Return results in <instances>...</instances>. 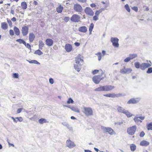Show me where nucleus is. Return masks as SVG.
Listing matches in <instances>:
<instances>
[{
	"label": "nucleus",
	"instance_id": "20e7f679",
	"mask_svg": "<svg viewBox=\"0 0 152 152\" xmlns=\"http://www.w3.org/2000/svg\"><path fill=\"white\" fill-rule=\"evenodd\" d=\"M137 130V126L134 125L128 127L127 129V132L130 135H133L135 133Z\"/></svg>",
	"mask_w": 152,
	"mask_h": 152
},
{
	"label": "nucleus",
	"instance_id": "473e14b6",
	"mask_svg": "<svg viewBox=\"0 0 152 152\" xmlns=\"http://www.w3.org/2000/svg\"><path fill=\"white\" fill-rule=\"evenodd\" d=\"M16 41L18 42L20 44H23L24 45H26V42L22 39H17L16 40Z\"/></svg>",
	"mask_w": 152,
	"mask_h": 152
},
{
	"label": "nucleus",
	"instance_id": "680f3d73",
	"mask_svg": "<svg viewBox=\"0 0 152 152\" xmlns=\"http://www.w3.org/2000/svg\"><path fill=\"white\" fill-rule=\"evenodd\" d=\"M79 2L82 3H84L87 0H77Z\"/></svg>",
	"mask_w": 152,
	"mask_h": 152
},
{
	"label": "nucleus",
	"instance_id": "f257e3e1",
	"mask_svg": "<svg viewBox=\"0 0 152 152\" xmlns=\"http://www.w3.org/2000/svg\"><path fill=\"white\" fill-rule=\"evenodd\" d=\"M75 64H74V67L77 72L81 69V66L83 64L84 61L81 57V56L78 55L75 58Z\"/></svg>",
	"mask_w": 152,
	"mask_h": 152
},
{
	"label": "nucleus",
	"instance_id": "393cba45",
	"mask_svg": "<svg viewBox=\"0 0 152 152\" xmlns=\"http://www.w3.org/2000/svg\"><path fill=\"white\" fill-rule=\"evenodd\" d=\"M1 28L3 30H6L8 28L7 24L6 22H2L1 24Z\"/></svg>",
	"mask_w": 152,
	"mask_h": 152
},
{
	"label": "nucleus",
	"instance_id": "37998d69",
	"mask_svg": "<svg viewBox=\"0 0 152 152\" xmlns=\"http://www.w3.org/2000/svg\"><path fill=\"white\" fill-rule=\"evenodd\" d=\"M129 56L131 59L136 58L137 56V55L136 54H130Z\"/></svg>",
	"mask_w": 152,
	"mask_h": 152
},
{
	"label": "nucleus",
	"instance_id": "a19ab883",
	"mask_svg": "<svg viewBox=\"0 0 152 152\" xmlns=\"http://www.w3.org/2000/svg\"><path fill=\"white\" fill-rule=\"evenodd\" d=\"M134 65L136 68L137 69L139 68H140L141 65L140 64L139 62H136L135 63Z\"/></svg>",
	"mask_w": 152,
	"mask_h": 152
},
{
	"label": "nucleus",
	"instance_id": "7c9ffc66",
	"mask_svg": "<svg viewBox=\"0 0 152 152\" xmlns=\"http://www.w3.org/2000/svg\"><path fill=\"white\" fill-rule=\"evenodd\" d=\"M39 47L41 50H42V48L44 46V44L42 41L40 40L39 42Z\"/></svg>",
	"mask_w": 152,
	"mask_h": 152
},
{
	"label": "nucleus",
	"instance_id": "5fc2aeb1",
	"mask_svg": "<svg viewBox=\"0 0 152 152\" xmlns=\"http://www.w3.org/2000/svg\"><path fill=\"white\" fill-rule=\"evenodd\" d=\"M16 118L20 122H21L23 120V118L21 117Z\"/></svg>",
	"mask_w": 152,
	"mask_h": 152
},
{
	"label": "nucleus",
	"instance_id": "2eb2a0df",
	"mask_svg": "<svg viewBox=\"0 0 152 152\" xmlns=\"http://www.w3.org/2000/svg\"><path fill=\"white\" fill-rule=\"evenodd\" d=\"M139 101L138 98H133L130 99L127 102L128 104H134L137 103Z\"/></svg>",
	"mask_w": 152,
	"mask_h": 152
},
{
	"label": "nucleus",
	"instance_id": "39448f33",
	"mask_svg": "<svg viewBox=\"0 0 152 152\" xmlns=\"http://www.w3.org/2000/svg\"><path fill=\"white\" fill-rule=\"evenodd\" d=\"M84 12L87 15L92 16L94 13L92 10L89 7H86L84 9Z\"/></svg>",
	"mask_w": 152,
	"mask_h": 152
},
{
	"label": "nucleus",
	"instance_id": "c85d7f7f",
	"mask_svg": "<svg viewBox=\"0 0 152 152\" xmlns=\"http://www.w3.org/2000/svg\"><path fill=\"white\" fill-rule=\"evenodd\" d=\"M94 91H104V86H100L95 89Z\"/></svg>",
	"mask_w": 152,
	"mask_h": 152
},
{
	"label": "nucleus",
	"instance_id": "de8ad7c7",
	"mask_svg": "<svg viewBox=\"0 0 152 152\" xmlns=\"http://www.w3.org/2000/svg\"><path fill=\"white\" fill-rule=\"evenodd\" d=\"M9 33L11 36H13L14 35V32L13 30L10 29L9 31Z\"/></svg>",
	"mask_w": 152,
	"mask_h": 152
},
{
	"label": "nucleus",
	"instance_id": "c756f323",
	"mask_svg": "<svg viewBox=\"0 0 152 152\" xmlns=\"http://www.w3.org/2000/svg\"><path fill=\"white\" fill-rule=\"evenodd\" d=\"M94 24L93 23H91L90 24V26L89 27V34H91L92 33V31L94 27Z\"/></svg>",
	"mask_w": 152,
	"mask_h": 152
},
{
	"label": "nucleus",
	"instance_id": "e433bc0d",
	"mask_svg": "<svg viewBox=\"0 0 152 152\" xmlns=\"http://www.w3.org/2000/svg\"><path fill=\"white\" fill-rule=\"evenodd\" d=\"M34 53L38 55H41L43 54V53L40 50H37L34 52Z\"/></svg>",
	"mask_w": 152,
	"mask_h": 152
},
{
	"label": "nucleus",
	"instance_id": "4c0bfd02",
	"mask_svg": "<svg viewBox=\"0 0 152 152\" xmlns=\"http://www.w3.org/2000/svg\"><path fill=\"white\" fill-rule=\"evenodd\" d=\"M96 55L98 56V59L99 61H100L102 58V57L103 56L100 52H99L96 54Z\"/></svg>",
	"mask_w": 152,
	"mask_h": 152
},
{
	"label": "nucleus",
	"instance_id": "a18cd8bd",
	"mask_svg": "<svg viewBox=\"0 0 152 152\" xmlns=\"http://www.w3.org/2000/svg\"><path fill=\"white\" fill-rule=\"evenodd\" d=\"M72 110L76 112H77V113H80V110H79L77 108H75V107H72Z\"/></svg>",
	"mask_w": 152,
	"mask_h": 152
},
{
	"label": "nucleus",
	"instance_id": "a878e982",
	"mask_svg": "<svg viewBox=\"0 0 152 152\" xmlns=\"http://www.w3.org/2000/svg\"><path fill=\"white\" fill-rule=\"evenodd\" d=\"M13 29L16 35L17 36H19L20 35V32L19 29L18 27L15 26L14 27Z\"/></svg>",
	"mask_w": 152,
	"mask_h": 152
},
{
	"label": "nucleus",
	"instance_id": "4d7b16f0",
	"mask_svg": "<svg viewBox=\"0 0 152 152\" xmlns=\"http://www.w3.org/2000/svg\"><path fill=\"white\" fill-rule=\"evenodd\" d=\"M25 45L28 49H31V46L29 44L27 43L26 44V45Z\"/></svg>",
	"mask_w": 152,
	"mask_h": 152
},
{
	"label": "nucleus",
	"instance_id": "3c124183",
	"mask_svg": "<svg viewBox=\"0 0 152 152\" xmlns=\"http://www.w3.org/2000/svg\"><path fill=\"white\" fill-rule=\"evenodd\" d=\"M64 21L66 22H67L69 20V18L68 17H65L64 19Z\"/></svg>",
	"mask_w": 152,
	"mask_h": 152
},
{
	"label": "nucleus",
	"instance_id": "f8f14e48",
	"mask_svg": "<svg viewBox=\"0 0 152 152\" xmlns=\"http://www.w3.org/2000/svg\"><path fill=\"white\" fill-rule=\"evenodd\" d=\"M66 144L67 146L70 148H73L75 146L74 142L72 141L69 139L67 140L66 141Z\"/></svg>",
	"mask_w": 152,
	"mask_h": 152
},
{
	"label": "nucleus",
	"instance_id": "9b49d317",
	"mask_svg": "<svg viewBox=\"0 0 152 152\" xmlns=\"http://www.w3.org/2000/svg\"><path fill=\"white\" fill-rule=\"evenodd\" d=\"M103 10L102 9H101L99 10H97L95 12V15L93 17V19L94 21H96L99 20V16L100 13H101Z\"/></svg>",
	"mask_w": 152,
	"mask_h": 152
},
{
	"label": "nucleus",
	"instance_id": "c9c22d12",
	"mask_svg": "<svg viewBox=\"0 0 152 152\" xmlns=\"http://www.w3.org/2000/svg\"><path fill=\"white\" fill-rule=\"evenodd\" d=\"M147 128L148 130H152V122L147 125Z\"/></svg>",
	"mask_w": 152,
	"mask_h": 152
},
{
	"label": "nucleus",
	"instance_id": "423d86ee",
	"mask_svg": "<svg viewBox=\"0 0 152 152\" xmlns=\"http://www.w3.org/2000/svg\"><path fill=\"white\" fill-rule=\"evenodd\" d=\"M70 20L72 22L77 23L80 21V17L77 14H74L71 18Z\"/></svg>",
	"mask_w": 152,
	"mask_h": 152
},
{
	"label": "nucleus",
	"instance_id": "c03bdc74",
	"mask_svg": "<svg viewBox=\"0 0 152 152\" xmlns=\"http://www.w3.org/2000/svg\"><path fill=\"white\" fill-rule=\"evenodd\" d=\"M125 7L128 12H130V10L128 4H126L125 5Z\"/></svg>",
	"mask_w": 152,
	"mask_h": 152
},
{
	"label": "nucleus",
	"instance_id": "dca6fc26",
	"mask_svg": "<svg viewBox=\"0 0 152 152\" xmlns=\"http://www.w3.org/2000/svg\"><path fill=\"white\" fill-rule=\"evenodd\" d=\"M115 88L114 86L106 85L104 86V91H108L112 90Z\"/></svg>",
	"mask_w": 152,
	"mask_h": 152
},
{
	"label": "nucleus",
	"instance_id": "f704fd0d",
	"mask_svg": "<svg viewBox=\"0 0 152 152\" xmlns=\"http://www.w3.org/2000/svg\"><path fill=\"white\" fill-rule=\"evenodd\" d=\"M117 110L118 112L122 113H123L125 110L123 108L120 106L118 107Z\"/></svg>",
	"mask_w": 152,
	"mask_h": 152
},
{
	"label": "nucleus",
	"instance_id": "58836bf2",
	"mask_svg": "<svg viewBox=\"0 0 152 152\" xmlns=\"http://www.w3.org/2000/svg\"><path fill=\"white\" fill-rule=\"evenodd\" d=\"M101 70H99L97 69H95L93 70L92 71V74L93 75H95L98 73L99 72V73H100Z\"/></svg>",
	"mask_w": 152,
	"mask_h": 152
},
{
	"label": "nucleus",
	"instance_id": "412c9836",
	"mask_svg": "<svg viewBox=\"0 0 152 152\" xmlns=\"http://www.w3.org/2000/svg\"><path fill=\"white\" fill-rule=\"evenodd\" d=\"M65 49L66 51L70 52L72 50V46L69 44H66L65 46Z\"/></svg>",
	"mask_w": 152,
	"mask_h": 152
},
{
	"label": "nucleus",
	"instance_id": "bb28decb",
	"mask_svg": "<svg viewBox=\"0 0 152 152\" xmlns=\"http://www.w3.org/2000/svg\"><path fill=\"white\" fill-rule=\"evenodd\" d=\"M130 147L131 150L133 152L136 150V146L134 144H130Z\"/></svg>",
	"mask_w": 152,
	"mask_h": 152
},
{
	"label": "nucleus",
	"instance_id": "774afa93",
	"mask_svg": "<svg viewBox=\"0 0 152 152\" xmlns=\"http://www.w3.org/2000/svg\"><path fill=\"white\" fill-rule=\"evenodd\" d=\"M10 13L13 15H14V11L13 10H11L10 11Z\"/></svg>",
	"mask_w": 152,
	"mask_h": 152
},
{
	"label": "nucleus",
	"instance_id": "a211bd4d",
	"mask_svg": "<svg viewBox=\"0 0 152 152\" xmlns=\"http://www.w3.org/2000/svg\"><path fill=\"white\" fill-rule=\"evenodd\" d=\"M53 40L51 39H47L45 40V44L48 46H52L53 44Z\"/></svg>",
	"mask_w": 152,
	"mask_h": 152
},
{
	"label": "nucleus",
	"instance_id": "bf43d9fd",
	"mask_svg": "<svg viewBox=\"0 0 152 152\" xmlns=\"http://www.w3.org/2000/svg\"><path fill=\"white\" fill-rule=\"evenodd\" d=\"M49 82L51 84L53 83L54 81L53 79L50 78L49 79Z\"/></svg>",
	"mask_w": 152,
	"mask_h": 152
},
{
	"label": "nucleus",
	"instance_id": "338daca9",
	"mask_svg": "<svg viewBox=\"0 0 152 152\" xmlns=\"http://www.w3.org/2000/svg\"><path fill=\"white\" fill-rule=\"evenodd\" d=\"M11 118L12 119L13 121L15 123L17 122V121L15 120V119L13 117H11Z\"/></svg>",
	"mask_w": 152,
	"mask_h": 152
},
{
	"label": "nucleus",
	"instance_id": "6e6552de",
	"mask_svg": "<svg viewBox=\"0 0 152 152\" xmlns=\"http://www.w3.org/2000/svg\"><path fill=\"white\" fill-rule=\"evenodd\" d=\"M74 9L76 12H80L83 11L82 6L79 4H76L74 6Z\"/></svg>",
	"mask_w": 152,
	"mask_h": 152
},
{
	"label": "nucleus",
	"instance_id": "f03ea898",
	"mask_svg": "<svg viewBox=\"0 0 152 152\" xmlns=\"http://www.w3.org/2000/svg\"><path fill=\"white\" fill-rule=\"evenodd\" d=\"M100 72L99 75H95L92 78L93 82L96 84H98L106 77L105 74L102 70H101Z\"/></svg>",
	"mask_w": 152,
	"mask_h": 152
},
{
	"label": "nucleus",
	"instance_id": "6e6d98bb",
	"mask_svg": "<svg viewBox=\"0 0 152 152\" xmlns=\"http://www.w3.org/2000/svg\"><path fill=\"white\" fill-rule=\"evenodd\" d=\"M131 60V58L129 57H127L124 60L125 62H127Z\"/></svg>",
	"mask_w": 152,
	"mask_h": 152
},
{
	"label": "nucleus",
	"instance_id": "ea45409f",
	"mask_svg": "<svg viewBox=\"0 0 152 152\" xmlns=\"http://www.w3.org/2000/svg\"><path fill=\"white\" fill-rule=\"evenodd\" d=\"M28 61L31 64H39L37 61L35 60H32L31 61Z\"/></svg>",
	"mask_w": 152,
	"mask_h": 152
},
{
	"label": "nucleus",
	"instance_id": "4468645a",
	"mask_svg": "<svg viewBox=\"0 0 152 152\" xmlns=\"http://www.w3.org/2000/svg\"><path fill=\"white\" fill-rule=\"evenodd\" d=\"M132 69H131L126 68L124 67L120 70V72L123 74L129 73L131 72Z\"/></svg>",
	"mask_w": 152,
	"mask_h": 152
},
{
	"label": "nucleus",
	"instance_id": "f3484780",
	"mask_svg": "<svg viewBox=\"0 0 152 152\" xmlns=\"http://www.w3.org/2000/svg\"><path fill=\"white\" fill-rule=\"evenodd\" d=\"M151 66V65L149 63H142L141 64L140 69L142 70H144Z\"/></svg>",
	"mask_w": 152,
	"mask_h": 152
},
{
	"label": "nucleus",
	"instance_id": "09e8293b",
	"mask_svg": "<svg viewBox=\"0 0 152 152\" xmlns=\"http://www.w3.org/2000/svg\"><path fill=\"white\" fill-rule=\"evenodd\" d=\"M152 72V67H150L148 68V70L147 71V73H150Z\"/></svg>",
	"mask_w": 152,
	"mask_h": 152
},
{
	"label": "nucleus",
	"instance_id": "8fccbe9b",
	"mask_svg": "<svg viewBox=\"0 0 152 152\" xmlns=\"http://www.w3.org/2000/svg\"><path fill=\"white\" fill-rule=\"evenodd\" d=\"M13 77L14 78H18V73H13Z\"/></svg>",
	"mask_w": 152,
	"mask_h": 152
},
{
	"label": "nucleus",
	"instance_id": "0e129e2a",
	"mask_svg": "<svg viewBox=\"0 0 152 152\" xmlns=\"http://www.w3.org/2000/svg\"><path fill=\"white\" fill-rule=\"evenodd\" d=\"M75 45L77 46H78L80 45V43L78 42H76L75 43Z\"/></svg>",
	"mask_w": 152,
	"mask_h": 152
},
{
	"label": "nucleus",
	"instance_id": "7ed1b4c3",
	"mask_svg": "<svg viewBox=\"0 0 152 152\" xmlns=\"http://www.w3.org/2000/svg\"><path fill=\"white\" fill-rule=\"evenodd\" d=\"M83 112L86 116H90L93 115V111L90 107H84Z\"/></svg>",
	"mask_w": 152,
	"mask_h": 152
},
{
	"label": "nucleus",
	"instance_id": "cd10ccee",
	"mask_svg": "<svg viewBox=\"0 0 152 152\" xmlns=\"http://www.w3.org/2000/svg\"><path fill=\"white\" fill-rule=\"evenodd\" d=\"M21 6L23 10H26L27 8V4L26 2H22L21 3Z\"/></svg>",
	"mask_w": 152,
	"mask_h": 152
},
{
	"label": "nucleus",
	"instance_id": "9d476101",
	"mask_svg": "<svg viewBox=\"0 0 152 152\" xmlns=\"http://www.w3.org/2000/svg\"><path fill=\"white\" fill-rule=\"evenodd\" d=\"M29 28L27 26H24L22 27L21 29V32L22 35L24 36H26L28 33Z\"/></svg>",
	"mask_w": 152,
	"mask_h": 152
},
{
	"label": "nucleus",
	"instance_id": "4be33fe9",
	"mask_svg": "<svg viewBox=\"0 0 152 152\" xmlns=\"http://www.w3.org/2000/svg\"><path fill=\"white\" fill-rule=\"evenodd\" d=\"M150 143L148 141L143 140H142L140 143V145L143 146H147Z\"/></svg>",
	"mask_w": 152,
	"mask_h": 152
},
{
	"label": "nucleus",
	"instance_id": "79ce46f5",
	"mask_svg": "<svg viewBox=\"0 0 152 152\" xmlns=\"http://www.w3.org/2000/svg\"><path fill=\"white\" fill-rule=\"evenodd\" d=\"M7 22L9 25V26L10 27H12V24L11 21V20L10 19H9L8 18H7Z\"/></svg>",
	"mask_w": 152,
	"mask_h": 152
},
{
	"label": "nucleus",
	"instance_id": "5701e85b",
	"mask_svg": "<svg viewBox=\"0 0 152 152\" xmlns=\"http://www.w3.org/2000/svg\"><path fill=\"white\" fill-rule=\"evenodd\" d=\"M35 38V36L33 33H30L29 35V39L31 42H32L34 40Z\"/></svg>",
	"mask_w": 152,
	"mask_h": 152
},
{
	"label": "nucleus",
	"instance_id": "b1692460",
	"mask_svg": "<svg viewBox=\"0 0 152 152\" xmlns=\"http://www.w3.org/2000/svg\"><path fill=\"white\" fill-rule=\"evenodd\" d=\"M64 9L63 7L61 5H59L56 8L57 12L58 13H61Z\"/></svg>",
	"mask_w": 152,
	"mask_h": 152
},
{
	"label": "nucleus",
	"instance_id": "864d4df0",
	"mask_svg": "<svg viewBox=\"0 0 152 152\" xmlns=\"http://www.w3.org/2000/svg\"><path fill=\"white\" fill-rule=\"evenodd\" d=\"M132 9L135 12H137L138 11V8L137 7L134 6L132 8Z\"/></svg>",
	"mask_w": 152,
	"mask_h": 152
},
{
	"label": "nucleus",
	"instance_id": "aec40b11",
	"mask_svg": "<svg viewBox=\"0 0 152 152\" xmlns=\"http://www.w3.org/2000/svg\"><path fill=\"white\" fill-rule=\"evenodd\" d=\"M78 31L80 32L85 33L87 31V28L85 26H81L79 28Z\"/></svg>",
	"mask_w": 152,
	"mask_h": 152
},
{
	"label": "nucleus",
	"instance_id": "72a5a7b5",
	"mask_svg": "<svg viewBox=\"0 0 152 152\" xmlns=\"http://www.w3.org/2000/svg\"><path fill=\"white\" fill-rule=\"evenodd\" d=\"M123 113L126 114L128 117H130L132 116V114L127 110H125Z\"/></svg>",
	"mask_w": 152,
	"mask_h": 152
},
{
	"label": "nucleus",
	"instance_id": "1a4fd4ad",
	"mask_svg": "<svg viewBox=\"0 0 152 152\" xmlns=\"http://www.w3.org/2000/svg\"><path fill=\"white\" fill-rule=\"evenodd\" d=\"M111 42L113 43V45L115 47H118L119 46V39L116 37H112L111 39Z\"/></svg>",
	"mask_w": 152,
	"mask_h": 152
},
{
	"label": "nucleus",
	"instance_id": "ddd939ff",
	"mask_svg": "<svg viewBox=\"0 0 152 152\" xmlns=\"http://www.w3.org/2000/svg\"><path fill=\"white\" fill-rule=\"evenodd\" d=\"M145 116L135 117L134 118V120L136 123L142 122V120L145 119Z\"/></svg>",
	"mask_w": 152,
	"mask_h": 152
},
{
	"label": "nucleus",
	"instance_id": "0eeeda50",
	"mask_svg": "<svg viewBox=\"0 0 152 152\" xmlns=\"http://www.w3.org/2000/svg\"><path fill=\"white\" fill-rule=\"evenodd\" d=\"M103 96H104L109 97H118L122 96V94L121 93L118 94H115L114 93H109L107 94H104Z\"/></svg>",
	"mask_w": 152,
	"mask_h": 152
},
{
	"label": "nucleus",
	"instance_id": "6ab92c4d",
	"mask_svg": "<svg viewBox=\"0 0 152 152\" xmlns=\"http://www.w3.org/2000/svg\"><path fill=\"white\" fill-rule=\"evenodd\" d=\"M104 129L106 132L112 135L114 134V131L111 128L105 127Z\"/></svg>",
	"mask_w": 152,
	"mask_h": 152
},
{
	"label": "nucleus",
	"instance_id": "49530a36",
	"mask_svg": "<svg viewBox=\"0 0 152 152\" xmlns=\"http://www.w3.org/2000/svg\"><path fill=\"white\" fill-rule=\"evenodd\" d=\"M67 103V104L73 103H74V101L71 98H69L68 99Z\"/></svg>",
	"mask_w": 152,
	"mask_h": 152
},
{
	"label": "nucleus",
	"instance_id": "e2e57ef3",
	"mask_svg": "<svg viewBox=\"0 0 152 152\" xmlns=\"http://www.w3.org/2000/svg\"><path fill=\"white\" fill-rule=\"evenodd\" d=\"M13 22H15L16 20V19L14 17L11 19V20Z\"/></svg>",
	"mask_w": 152,
	"mask_h": 152
},
{
	"label": "nucleus",
	"instance_id": "13d9d810",
	"mask_svg": "<svg viewBox=\"0 0 152 152\" xmlns=\"http://www.w3.org/2000/svg\"><path fill=\"white\" fill-rule=\"evenodd\" d=\"M90 6L92 8H94L96 7V5L94 3H92L90 4Z\"/></svg>",
	"mask_w": 152,
	"mask_h": 152
},
{
	"label": "nucleus",
	"instance_id": "69168bd1",
	"mask_svg": "<svg viewBox=\"0 0 152 152\" xmlns=\"http://www.w3.org/2000/svg\"><path fill=\"white\" fill-rule=\"evenodd\" d=\"M33 4L35 5H36L38 4V3L35 1H34Z\"/></svg>",
	"mask_w": 152,
	"mask_h": 152
},
{
	"label": "nucleus",
	"instance_id": "052dcab7",
	"mask_svg": "<svg viewBox=\"0 0 152 152\" xmlns=\"http://www.w3.org/2000/svg\"><path fill=\"white\" fill-rule=\"evenodd\" d=\"M23 109L22 108H20L18 109L17 111V112L18 113H20L22 110Z\"/></svg>",
	"mask_w": 152,
	"mask_h": 152
},
{
	"label": "nucleus",
	"instance_id": "603ef678",
	"mask_svg": "<svg viewBox=\"0 0 152 152\" xmlns=\"http://www.w3.org/2000/svg\"><path fill=\"white\" fill-rule=\"evenodd\" d=\"M145 135V133L143 131H142L141 132H140V136L141 137H143Z\"/></svg>",
	"mask_w": 152,
	"mask_h": 152
},
{
	"label": "nucleus",
	"instance_id": "2f4dec72",
	"mask_svg": "<svg viewBox=\"0 0 152 152\" xmlns=\"http://www.w3.org/2000/svg\"><path fill=\"white\" fill-rule=\"evenodd\" d=\"M39 123L41 124H42L44 123H48V122L44 118H41L39 120Z\"/></svg>",
	"mask_w": 152,
	"mask_h": 152
}]
</instances>
